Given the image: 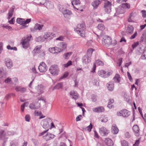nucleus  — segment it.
Here are the masks:
<instances>
[{
  "instance_id": "nucleus-1",
  "label": "nucleus",
  "mask_w": 146,
  "mask_h": 146,
  "mask_svg": "<svg viewBox=\"0 0 146 146\" xmlns=\"http://www.w3.org/2000/svg\"><path fill=\"white\" fill-rule=\"evenodd\" d=\"M86 30L85 25V23H84L78 24L76 28L75 29V30L77 33L80 36L84 37L86 36Z\"/></svg>"
},
{
  "instance_id": "nucleus-2",
  "label": "nucleus",
  "mask_w": 146,
  "mask_h": 146,
  "mask_svg": "<svg viewBox=\"0 0 146 146\" xmlns=\"http://www.w3.org/2000/svg\"><path fill=\"white\" fill-rule=\"evenodd\" d=\"M32 36L31 35H29L22 38L21 43L24 48H27L30 46L29 42Z\"/></svg>"
},
{
  "instance_id": "nucleus-3",
  "label": "nucleus",
  "mask_w": 146,
  "mask_h": 146,
  "mask_svg": "<svg viewBox=\"0 0 146 146\" xmlns=\"http://www.w3.org/2000/svg\"><path fill=\"white\" fill-rule=\"evenodd\" d=\"M31 21V19H27L25 20L24 19L18 18L17 19L16 21L17 23L22 25L20 28V29H22L26 27L27 26L26 25L29 23Z\"/></svg>"
},
{
  "instance_id": "nucleus-4",
  "label": "nucleus",
  "mask_w": 146,
  "mask_h": 146,
  "mask_svg": "<svg viewBox=\"0 0 146 146\" xmlns=\"http://www.w3.org/2000/svg\"><path fill=\"white\" fill-rule=\"evenodd\" d=\"M112 3L107 0H105L104 5V8L105 11L107 13H110L111 11Z\"/></svg>"
},
{
  "instance_id": "nucleus-5",
  "label": "nucleus",
  "mask_w": 146,
  "mask_h": 146,
  "mask_svg": "<svg viewBox=\"0 0 146 146\" xmlns=\"http://www.w3.org/2000/svg\"><path fill=\"white\" fill-rule=\"evenodd\" d=\"M49 70L50 73L54 75H57L59 71V68L58 66L56 65L51 66Z\"/></svg>"
},
{
  "instance_id": "nucleus-6",
  "label": "nucleus",
  "mask_w": 146,
  "mask_h": 146,
  "mask_svg": "<svg viewBox=\"0 0 146 146\" xmlns=\"http://www.w3.org/2000/svg\"><path fill=\"white\" fill-rule=\"evenodd\" d=\"M130 114V112L127 110L124 109L118 112L117 115L118 116H122L124 117H127Z\"/></svg>"
},
{
  "instance_id": "nucleus-7",
  "label": "nucleus",
  "mask_w": 146,
  "mask_h": 146,
  "mask_svg": "<svg viewBox=\"0 0 146 146\" xmlns=\"http://www.w3.org/2000/svg\"><path fill=\"white\" fill-rule=\"evenodd\" d=\"M55 35L54 34L52 33L51 32H46L45 33L43 36V40H45L46 39L48 40H50L54 37Z\"/></svg>"
},
{
  "instance_id": "nucleus-8",
  "label": "nucleus",
  "mask_w": 146,
  "mask_h": 146,
  "mask_svg": "<svg viewBox=\"0 0 146 146\" xmlns=\"http://www.w3.org/2000/svg\"><path fill=\"white\" fill-rule=\"evenodd\" d=\"M98 75L102 77L107 78L110 76L111 73L110 72H106L105 71L101 70L98 72Z\"/></svg>"
},
{
  "instance_id": "nucleus-9",
  "label": "nucleus",
  "mask_w": 146,
  "mask_h": 146,
  "mask_svg": "<svg viewBox=\"0 0 146 146\" xmlns=\"http://www.w3.org/2000/svg\"><path fill=\"white\" fill-rule=\"evenodd\" d=\"M38 68L40 72H45L47 70V67L44 63L42 62L40 63Z\"/></svg>"
},
{
  "instance_id": "nucleus-10",
  "label": "nucleus",
  "mask_w": 146,
  "mask_h": 146,
  "mask_svg": "<svg viewBox=\"0 0 146 146\" xmlns=\"http://www.w3.org/2000/svg\"><path fill=\"white\" fill-rule=\"evenodd\" d=\"M99 132L100 134L102 136L106 135L109 133V131L106 128L102 127L100 129Z\"/></svg>"
},
{
  "instance_id": "nucleus-11",
  "label": "nucleus",
  "mask_w": 146,
  "mask_h": 146,
  "mask_svg": "<svg viewBox=\"0 0 146 146\" xmlns=\"http://www.w3.org/2000/svg\"><path fill=\"white\" fill-rule=\"evenodd\" d=\"M103 39L102 42L104 44H109L111 42V40L110 38L108 36H104L103 37Z\"/></svg>"
},
{
  "instance_id": "nucleus-12",
  "label": "nucleus",
  "mask_w": 146,
  "mask_h": 146,
  "mask_svg": "<svg viewBox=\"0 0 146 146\" xmlns=\"http://www.w3.org/2000/svg\"><path fill=\"white\" fill-rule=\"evenodd\" d=\"M101 2V1L100 0H95L92 3V5L94 9H96Z\"/></svg>"
},
{
  "instance_id": "nucleus-13",
  "label": "nucleus",
  "mask_w": 146,
  "mask_h": 146,
  "mask_svg": "<svg viewBox=\"0 0 146 146\" xmlns=\"http://www.w3.org/2000/svg\"><path fill=\"white\" fill-rule=\"evenodd\" d=\"M96 64L98 65H104V63L103 62L100 60H97L96 61L95 63L94 64L93 66V70L92 71V72L94 73L95 72V70L96 68Z\"/></svg>"
},
{
  "instance_id": "nucleus-14",
  "label": "nucleus",
  "mask_w": 146,
  "mask_h": 146,
  "mask_svg": "<svg viewBox=\"0 0 146 146\" xmlns=\"http://www.w3.org/2000/svg\"><path fill=\"white\" fill-rule=\"evenodd\" d=\"M92 110L93 111L95 112H101L104 111V108L103 107L100 106L94 108Z\"/></svg>"
},
{
  "instance_id": "nucleus-15",
  "label": "nucleus",
  "mask_w": 146,
  "mask_h": 146,
  "mask_svg": "<svg viewBox=\"0 0 146 146\" xmlns=\"http://www.w3.org/2000/svg\"><path fill=\"white\" fill-rule=\"evenodd\" d=\"M5 64L8 68H11L12 66V62L11 60L8 58L5 59Z\"/></svg>"
},
{
  "instance_id": "nucleus-16",
  "label": "nucleus",
  "mask_w": 146,
  "mask_h": 146,
  "mask_svg": "<svg viewBox=\"0 0 146 146\" xmlns=\"http://www.w3.org/2000/svg\"><path fill=\"white\" fill-rule=\"evenodd\" d=\"M133 129L137 136L139 135V129L137 125H134L133 127Z\"/></svg>"
},
{
  "instance_id": "nucleus-17",
  "label": "nucleus",
  "mask_w": 146,
  "mask_h": 146,
  "mask_svg": "<svg viewBox=\"0 0 146 146\" xmlns=\"http://www.w3.org/2000/svg\"><path fill=\"white\" fill-rule=\"evenodd\" d=\"M58 46L62 52L66 48L67 44L64 42H61L59 44Z\"/></svg>"
},
{
  "instance_id": "nucleus-18",
  "label": "nucleus",
  "mask_w": 146,
  "mask_h": 146,
  "mask_svg": "<svg viewBox=\"0 0 146 146\" xmlns=\"http://www.w3.org/2000/svg\"><path fill=\"white\" fill-rule=\"evenodd\" d=\"M70 94L72 98L75 100L77 99L79 95L77 92L74 90L71 91Z\"/></svg>"
},
{
  "instance_id": "nucleus-19",
  "label": "nucleus",
  "mask_w": 146,
  "mask_h": 146,
  "mask_svg": "<svg viewBox=\"0 0 146 146\" xmlns=\"http://www.w3.org/2000/svg\"><path fill=\"white\" fill-rule=\"evenodd\" d=\"M119 131L118 129L115 125H113L111 128L112 132L115 134H117Z\"/></svg>"
},
{
  "instance_id": "nucleus-20",
  "label": "nucleus",
  "mask_w": 146,
  "mask_h": 146,
  "mask_svg": "<svg viewBox=\"0 0 146 146\" xmlns=\"http://www.w3.org/2000/svg\"><path fill=\"white\" fill-rule=\"evenodd\" d=\"M54 136L53 134L49 133H47L44 137L46 141H48L54 138Z\"/></svg>"
},
{
  "instance_id": "nucleus-21",
  "label": "nucleus",
  "mask_w": 146,
  "mask_h": 146,
  "mask_svg": "<svg viewBox=\"0 0 146 146\" xmlns=\"http://www.w3.org/2000/svg\"><path fill=\"white\" fill-rule=\"evenodd\" d=\"M107 88L110 91H112L113 90L114 88V85L113 82H110L108 84Z\"/></svg>"
},
{
  "instance_id": "nucleus-22",
  "label": "nucleus",
  "mask_w": 146,
  "mask_h": 146,
  "mask_svg": "<svg viewBox=\"0 0 146 146\" xmlns=\"http://www.w3.org/2000/svg\"><path fill=\"white\" fill-rule=\"evenodd\" d=\"M72 3L74 8H76L77 10L78 9V8L76 7L75 6L80 4V0H73L72 2Z\"/></svg>"
},
{
  "instance_id": "nucleus-23",
  "label": "nucleus",
  "mask_w": 146,
  "mask_h": 146,
  "mask_svg": "<svg viewBox=\"0 0 146 146\" xmlns=\"http://www.w3.org/2000/svg\"><path fill=\"white\" fill-rule=\"evenodd\" d=\"M106 144L108 146H113V141L110 138H107L106 140Z\"/></svg>"
},
{
  "instance_id": "nucleus-24",
  "label": "nucleus",
  "mask_w": 146,
  "mask_h": 146,
  "mask_svg": "<svg viewBox=\"0 0 146 146\" xmlns=\"http://www.w3.org/2000/svg\"><path fill=\"white\" fill-rule=\"evenodd\" d=\"M125 10L121 6L116 9V12L117 14H123L124 13Z\"/></svg>"
},
{
  "instance_id": "nucleus-25",
  "label": "nucleus",
  "mask_w": 146,
  "mask_h": 146,
  "mask_svg": "<svg viewBox=\"0 0 146 146\" xmlns=\"http://www.w3.org/2000/svg\"><path fill=\"white\" fill-rule=\"evenodd\" d=\"M113 79L115 82H119L121 80L120 75L118 74H116L114 77Z\"/></svg>"
},
{
  "instance_id": "nucleus-26",
  "label": "nucleus",
  "mask_w": 146,
  "mask_h": 146,
  "mask_svg": "<svg viewBox=\"0 0 146 146\" xmlns=\"http://www.w3.org/2000/svg\"><path fill=\"white\" fill-rule=\"evenodd\" d=\"M14 10V9L13 8H11L10 9L9 11V13H8L7 17L8 19H9L10 18L12 17Z\"/></svg>"
},
{
  "instance_id": "nucleus-27",
  "label": "nucleus",
  "mask_w": 146,
  "mask_h": 146,
  "mask_svg": "<svg viewBox=\"0 0 146 146\" xmlns=\"http://www.w3.org/2000/svg\"><path fill=\"white\" fill-rule=\"evenodd\" d=\"M83 62L85 63H88L90 61V57L87 56H84L82 59Z\"/></svg>"
},
{
  "instance_id": "nucleus-28",
  "label": "nucleus",
  "mask_w": 146,
  "mask_h": 146,
  "mask_svg": "<svg viewBox=\"0 0 146 146\" xmlns=\"http://www.w3.org/2000/svg\"><path fill=\"white\" fill-rule=\"evenodd\" d=\"M134 28L131 25H129L128 26L126 30V32L127 33H133V31Z\"/></svg>"
},
{
  "instance_id": "nucleus-29",
  "label": "nucleus",
  "mask_w": 146,
  "mask_h": 146,
  "mask_svg": "<svg viewBox=\"0 0 146 146\" xmlns=\"http://www.w3.org/2000/svg\"><path fill=\"white\" fill-rule=\"evenodd\" d=\"M72 52H69L65 53L63 55L64 58L65 59H68L69 57L72 54Z\"/></svg>"
},
{
  "instance_id": "nucleus-30",
  "label": "nucleus",
  "mask_w": 146,
  "mask_h": 146,
  "mask_svg": "<svg viewBox=\"0 0 146 146\" xmlns=\"http://www.w3.org/2000/svg\"><path fill=\"white\" fill-rule=\"evenodd\" d=\"M43 27V25H40L38 24H35L34 28L35 30H41Z\"/></svg>"
},
{
  "instance_id": "nucleus-31",
  "label": "nucleus",
  "mask_w": 146,
  "mask_h": 146,
  "mask_svg": "<svg viewBox=\"0 0 146 146\" xmlns=\"http://www.w3.org/2000/svg\"><path fill=\"white\" fill-rule=\"evenodd\" d=\"M15 89L17 91H20L21 92H23L25 91L26 89L25 88H22L20 87H16Z\"/></svg>"
},
{
  "instance_id": "nucleus-32",
  "label": "nucleus",
  "mask_w": 146,
  "mask_h": 146,
  "mask_svg": "<svg viewBox=\"0 0 146 146\" xmlns=\"http://www.w3.org/2000/svg\"><path fill=\"white\" fill-rule=\"evenodd\" d=\"M34 114L35 116H40V119H41L45 117L44 116H42V115H41V112L40 111L36 110Z\"/></svg>"
},
{
  "instance_id": "nucleus-33",
  "label": "nucleus",
  "mask_w": 146,
  "mask_h": 146,
  "mask_svg": "<svg viewBox=\"0 0 146 146\" xmlns=\"http://www.w3.org/2000/svg\"><path fill=\"white\" fill-rule=\"evenodd\" d=\"M42 123L44 128L46 129L48 127V123L46 121H43L42 122Z\"/></svg>"
},
{
  "instance_id": "nucleus-34",
  "label": "nucleus",
  "mask_w": 146,
  "mask_h": 146,
  "mask_svg": "<svg viewBox=\"0 0 146 146\" xmlns=\"http://www.w3.org/2000/svg\"><path fill=\"white\" fill-rule=\"evenodd\" d=\"M122 7L125 10V9H129L130 8V5L129 4L125 3L122 4Z\"/></svg>"
},
{
  "instance_id": "nucleus-35",
  "label": "nucleus",
  "mask_w": 146,
  "mask_h": 146,
  "mask_svg": "<svg viewBox=\"0 0 146 146\" xmlns=\"http://www.w3.org/2000/svg\"><path fill=\"white\" fill-rule=\"evenodd\" d=\"M99 120L101 122H106L108 121L107 117L104 115H102L100 118Z\"/></svg>"
},
{
  "instance_id": "nucleus-36",
  "label": "nucleus",
  "mask_w": 146,
  "mask_h": 146,
  "mask_svg": "<svg viewBox=\"0 0 146 146\" xmlns=\"http://www.w3.org/2000/svg\"><path fill=\"white\" fill-rule=\"evenodd\" d=\"M134 15L135 14L133 13H131L130 14L129 18L128 19V21L129 22L133 21L134 17L135 16Z\"/></svg>"
},
{
  "instance_id": "nucleus-37",
  "label": "nucleus",
  "mask_w": 146,
  "mask_h": 146,
  "mask_svg": "<svg viewBox=\"0 0 146 146\" xmlns=\"http://www.w3.org/2000/svg\"><path fill=\"white\" fill-rule=\"evenodd\" d=\"M97 28L101 30H103L105 29V26L102 24H99L97 26Z\"/></svg>"
},
{
  "instance_id": "nucleus-38",
  "label": "nucleus",
  "mask_w": 146,
  "mask_h": 146,
  "mask_svg": "<svg viewBox=\"0 0 146 146\" xmlns=\"http://www.w3.org/2000/svg\"><path fill=\"white\" fill-rule=\"evenodd\" d=\"M93 51V50L92 48L89 49L87 51V56H88L90 57L92 55V52Z\"/></svg>"
},
{
  "instance_id": "nucleus-39",
  "label": "nucleus",
  "mask_w": 146,
  "mask_h": 146,
  "mask_svg": "<svg viewBox=\"0 0 146 146\" xmlns=\"http://www.w3.org/2000/svg\"><path fill=\"white\" fill-rule=\"evenodd\" d=\"M5 136L4 131H2L0 132V139H4Z\"/></svg>"
},
{
  "instance_id": "nucleus-40",
  "label": "nucleus",
  "mask_w": 146,
  "mask_h": 146,
  "mask_svg": "<svg viewBox=\"0 0 146 146\" xmlns=\"http://www.w3.org/2000/svg\"><path fill=\"white\" fill-rule=\"evenodd\" d=\"M63 13L64 14H68V15H70L71 14V12L68 10L64 9V10H63L62 11Z\"/></svg>"
},
{
  "instance_id": "nucleus-41",
  "label": "nucleus",
  "mask_w": 146,
  "mask_h": 146,
  "mask_svg": "<svg viewBox=\"0 0 146 146\" xmlns=\"http://www.w3.org/2000/svg\"><path fill=\"white\" fill-rule=\"evenodd\" d=\"M72 65V62L71 60L69 61L66 64L63 65V66L65 67H68V66Z\"/></svg>"
},
{
  "instance_id": "nucleus-42",
  "label": "nucleus",
  "mask_w": 146,
  "mask_h": 146,
  "mask_svg": "<svg viewBox=\"0 0 146 146\" xmlns=\"http://www.w3.org/2000/svg\"><path fill=\"white\" fill-rule=\"evenodd\" d=\"M62 83H59L54 87V88L56 89H59L62 88Z\"/></svg>"
},
{
  "instance_id": "nucleus-43",
  "label": "nucleus",
  "mask_w": 146,
  "mask_h": 146,
  "mask_svg": "<svg viewBox=\"0 0 146 146\" xmlns=\"http://www.w3.org/2000/svg\"><path fill=\"white\" fill-rule=\"evenodd\" d=\"M7 48L8 50H17V49L16 47H12L11 46L9 45H8L7 46Z\"/></svg>"
},
{
  "instance_id": "nucleus-44",
  "label": "nucleus",
  "mask_w": 146,
  "mask_h": 146,
  "mask_svg": "<svg viewBox=\"0 0 146 146\" xmlns=\"http://www.w3.org/2000/svg\"><path fill=\"white\" fill-rule=\"evenodd\" d=\"M121 145L122 146H129L128 143L125 140L121 141Z\"/></svg>"
},
{
  "instance_id": "nucleus-45",
  "label": "nucleus",
  "mask_w": 146,
  "mask_h": 146,
  "mask_svg": "<svg viewBox=\"0 0 146 146\" xmlns=\"http://www.w3.org/2000/svg\"><path fill=\"white\" fill-rule=\"evenodd\" d=\"M69 72H65L63 76L60 78L61 79L66 78L68 75Z\"/></svg>"
},
{
  "instance_id": "nucleus-46",
  "label": "nucleus",
  "mask_w": 146,
  "mask_h": 146,
  "mask_svg": "<svg viewBox=\"0 0 146 146\" xmlns=\"http://www.w3.org/2000/svg\"><path fill=\"white\" fill-rule=\"evenodd\" d=\"M29 107L31 109H34L38 108H39V106L36 107L34 104H30Z\"/></svg>"
},
{
  "instance_id": "nucleus-47",
  "label": "nucleus",
  "mask_w": 146,
  "mask_h": 146,
  "mask_svg": "<svg viewBox=\"0 0 146 146\" xmlns=\"http://www.w3.org/2000/svg\"><path fill=\"white\" fill-rule=\"evenodd\" d=\"M49 51L51 53H56L55 47L50 48L49 49Z\"/></svg>"
},
{
  "instance_id": "nucleus-48",
  "label": "nucleus",
  "mask_w": 146,
  "mask_h": 146,
  "mask_svg": "<svg viewBox=\"0 0 146 146\" xmlns=\"http://www.w3.org/2000/svg\"><path fill=\"white\" fill-rule=\"evenodd\" d=\"M27 104L28 105L29 104V103H28L27 102H26L21 105V110L22 111H24L25 106H26V104Z\"/></svg>"
},
{
  "instance_id": "nucleus-49",
  "label": "nucleus",
  "mask_w": 146,
  "mask_h": 146,
  "mask_svg": "<svg viewBox=\"0 0 146 146\" xmlns=\"http://www.w3.org/2000/svg\"><path fill=\"white\" fill-rule=\"evenodd\" d=\"M2 27H3L5 28L6 29H8V30H12V28L11 27L8 25H3Z\"/></svg>"
},
{
  "instance_id": "nucleus-50",
  "label": "nucleus",
  "mask_w": 146,
  "mask_h": 146,
  "mask_svg": "<svg viewBox=\"0 0 146 146\" xmlns=\"http://www.w3.org/2000/svg\"><path fill=\"white\" fill-rule=\"evenodd\" d=\"M36 40L37 42H43L44 40H43V37L42 38L41 36H39L36 39Z\"/></svg>"
},
{
  "instance_id": "nucleus-51",
  "label": "nucleus",
  "mask_w": 146,
  "mask_h": 146,
  "mask_svg": "<svg viewBox=\"0 0 146 146\" xmlns=\"http://www.w3.org/2000/svg\"><path fill=\"white\" fill-rule=\"evenodd\" d=\"M55 48L56 53H58L62 52L59 46L58 47H55Z\"/></svg>"
},
{
  "instance_id": "nucleus-52",
  "label": "nucleus",
  "mask_w": 146,
  "mask_h": 146,
  "mask_svg": "<svg viewBox=\"0 0 146 146\" xmlns=\"http://www.w3.org/2000/svg\"><path fill=\"white\" fill-rule=\"evenodd\" d=\"M92 127V125L90 123V125L87 127V129L89 131H90Z\"/></svg>"
},
{
  "instance_id": "nucleus-53",
  "label": "nucleus",
  "mask_w": 146,
  "mask_h": 146,
  "mask_svg": "<svg viewBox=\"0 0 146 146\" xmlns=\"http://www.w3.org/2000/svg\"><path fill=\"white\" fill-rule=\"evenodd\" d=\"M141 58L143 59H146V50L144 51L143 55L141 56Z\"/></svg>"
},
{
  "instance_id": "nucleus-54",
  "label": "nucleus",
  "mask_w": 146,
  "mask_h": 146,
  "mask_svg": "<svg viewBox=\"0 0 146 146\" xmlns=\"http://www.w3.org/2000/svg\"><path fill=\"white\" fill-rule=\"evenodd\" d=\"M15 22L14 18L13 17L9 21V23L11 24H14Z\"/></svg>"
},
{
  "instance_id": "nucleus-55",
  "label": "nucleus",
  "mask_w": 146,
  "mask_h": 146,
  "mask_svg": "<svg viewBox=\"0 0 146 146\" xmlns=\"http://www.w3.org/2000/svg\"><path fill=\"white\" fill-rule=\"evenodd\" d=\"M122 60V58H120L118 59V60L117 63L118 65V66H121V64Z\"/></svg>"
},
{
  "instance_id": "nucleus-56",
  "label": "nucleus",
  "mask_w": 146,
  "mask_h": 146,
  "mask_svg": "<svg viewBox=\"0 0 146 146\" xmlns=\"http://www.w3.org/2000/svg\"><path fill=\"white\" fill-rule=\"evenodd\" d=\"M141 13L142 14V16L143 17H146V11L144 10L141 11Z\"/></svg>"
},
{
  "instance_id": "nucleus-57",
  "label": "nucleus",
  "mask_w": 146,
  "mask_h": 146,
  "mask_svg": "<svg viewBox=\"0 0 146 146\" xmlns=\"http://www.w3.org/2000/svg\"><path fill=\"white\" fill-rule=\"evenodd\" d=\"M82 117V115H78V116L77 117H76V121H80Z\"/></svg>"
},
{
  "instance_id": "nucleus-58",
  "label": "nucleus",
  "mask_w": 146,
  "mask_h": 146,
  "mask_svg": "<svg viewBox=\"0 0 146 146\" xmlns=\"http://www.w3.org/2000/svg\"><path fill=\"white\" fill-rule=\"evenodd\" d=\"M139 44V42H135L132 45V48H134L135 47L137 46Z\"/></svg>"
},
{
  "instance_id": "nucleus-59",
  "label": "nucleus",
  "mask_w": 146,
  "mask_h": 146,
  "mask_svg": "<svg viewBox=\"0 0 146 146\" xmlns=\"http://www.w3.org/2000/svg\"><path fill=\"white\" fill-rule=\"evenodd\" d=\"M137 35V32H136L134 34H133L130 37L131 39H133L134 38L135 36Z\"/></svg>"
},
{
  "instance_id": "nucleus-60",
  "label": "nucleus",
  "mask_w": 146,
  "mask_h": 146,
  "mask_svg": "<svg viewBox=\"0 0 146 146\" xmlns=\"http://www.w3.org/2000/svg\"><path fill=\"white\" fill-rule=\"evenodd\" d=\"M25 118L26 121H29L30 118V116L28 115H26L25 117Z\"/></svg>"
},
{
  "instance_id": "nucleus-61",
  "label": "nucleus",
  "mask_w": 146,
  "mask_h": 146,
  "mask_svg": "<svg viewBox=\"0 0 146 146\" xmlns=\"http://www.w3.org/2000/svg\"><path fill=\"white\" fill-rule=\"evenodd\" d=\"M139 143V140H137L135 143L133 144V146H137Z\"/></svg>"
},
{
  "instance_id": "nucleus-62",
  "label": "nucleus",
  "mask_w": 146,
  "mask_h": 146,
  "mask_svg": "<svg viewBox=\"0 0 146 146\" xmlns=\"http://www.w3.org/2000/svg\"><path fill=\"white\" fill-rule=\"evenodd\" d=\"M125 135L126 137L129 138L130 137V135L129 133L128 132H126L125 133Z\"/></svg>"
},
{
  "instance_id": "nucleus-63",
  "label": "nucleus",
  "mask_w": 146,
  "mask_h": 146,
  "mask_svg": "<svg viewBox=\"0 0 146 146\" xmlns=\"http://www.w3.org/2000/svg\"><path fill=\"white\" fill-rule=\"evenodd\" d=\"M48 131V130H47L45 131L40 133L39 134V136H41L43 135L44 134L46 133L47 131Z\"/></svg>"
},
{
  "instance_id": "nucleus-64",
  "label": "nucleus",
  "mask_w": 146,
  "mask_h": 146,
  "mask_svg": "<svg viewBox=\"0 0 146 146\" xmlns=\"http://www.w3.org/2000/svg\"><path fill=\"white\" fill-rule=\"evenodd\" d=\"M108 106L110 108H111L113 106V105L110 103V102H109Z\"/></svg>"
}]
</instances>
